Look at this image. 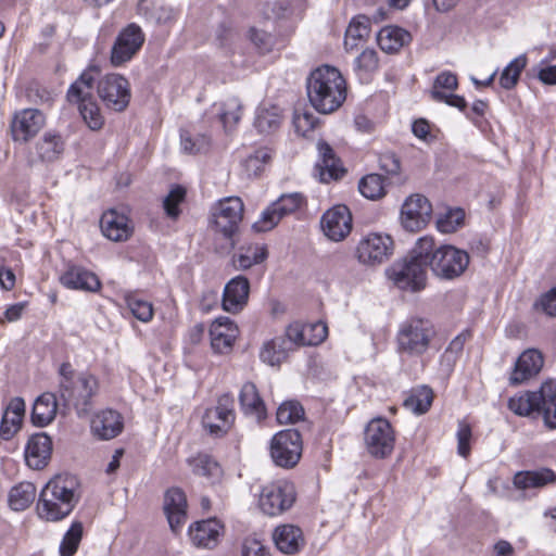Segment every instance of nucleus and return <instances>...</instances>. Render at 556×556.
<instances>
[{
	"instance_id": "obj_53",
	"label": "nucleus",
	"mask_w": 556,
	"mask_h": 556,
	"mask_svg": "<svg viewBox=\"0 0 556 556\" xmlns=\"http://www.w3.org/2000/svg\"><path fill=\"white\" fill-rule=\"evenodd\" d=\"M83 538V525L79 521L72 523L60 544L61 556H73Z\"/></svg>"
},
{
	"instance_id": "obj_41",
	"label": "nucleus",
	"mask_w": 556,
	"mask_h": 556,
	"mask_svg": "<svg viewBox=\"0 0 556 556\" xmlns=\"http://www.w3.org/2000/svg\"><path fill=\"white\" fill-rule=\"evenodd\" d=\"M281 123V113L275 105L260 106L256 111L254 126L261 134H271Z\"/></svg>"
},
{
	"instance_id": "obj_61",
	"label": "nucleus",
	"mask_w": 556,
	"mask_h": 556,
	"mask_svg": "<svg viewBox=\"0 0 556 556\" xmlns=\"http://www.w3.org/2000/svg\"><path fill=\"white\" fill-rule=\"evenodd\" d=\"M242 556H271V554L262 541L249 536L242 543Z\"/></svg>"
},
{
	"instance_id": "obj_21",
	"label": "nucleus",
	"mask_w": 556,
	"mask_h": 556,
	"mask_svg": "<svg viewBox=\"0 0 556 556\" xmlns=\"http://www.w3.org/2000/svg\"><path fill=\"white\" fill-rule=\"evenodd\" d=\"M544 358L536 349L523 351L515 362L514 369L509 377L510 384L517 386L535 377L542 369Z\"/></svg>"
},
{
	"instance_id": "obj_25",
	"label": "nucleus",
	"mask_w": 556,
	"mask_h": 556,
	"mask_svg": "<svg viewBox=\"0 0 556 556\" xmlns=\"http://www.w3.org/2000/svg\"><path fill=\"white\" fill-rule=\"evenodd\" d=\"M60 282L67 289L87 292H96L101 287V282L96 274L75 265L68 266L60 276Z\"/></svg>"
},
{
	"instance_id": "obj_39",
	"label": "nucleus",
	"mask_w": 556,
	"mask_h": 556,
	"mask_svg": "<svg viewBox=\"0 0 556 556\" xmlns=\"http://www.w3.org/2000/svg\"><path fill=\"white\" fill-rule=\"evenodd\" d=\"M36 492V486L31 482L24 481L14 485L9 492V506L15 511L25 510L33 504Z\"/></svg>"
},
{
	"instance_id": "obj_5",
	"label": "nucleus",
	"mask_w": 556,
	"mask_h": 556,
	"mask_svg": "<svg viewBox=\"0 0 556 556\" xmlns=\"http://www.w3.org/2000/svg\"><path fill=\"white\" fill-rule=\"evenodd\" d=\"M435 337L430 320L410 318L400 325L396 333V349L401 355L419 357L427 353Z\"/></svg>"
},
{
	"instance_id": "obj_37",
	"label": "nucleus",
	"mask_w": 556,
	"mask_h": 556,
	"mask_svg": "<svg viewBox=\"0 0 556 556\" xmlns=\"http://www.w3.org/2000/svg\"><path fill=\"white\" fill-rule=\"evenodd\" d=\"M290 351L291 346L283 337L274 338L263 344L260 358L269 366H280L287 359Z\"/></svg>"
},
{
	"instance_id": "obj_57",
	"label": "nucleus",
	"mask_w": 556,
	"mask_h": 556,
	"mask_svg": "<svg viewBox=\"0 0 556 556\" xmlns=\"http://www.w3.org/2000/svg\"><path fill=\"white\" fill-rule=\"evenodd\" d=\"M328 327L323 321L304 324V346L318 345L326 340Z\"/></svg>"
},
{
	"instance_id": "obj_32",
	"label": "nucleus",
	"mask_w": 556,
	"mask_h": 556,
	"mask_svg": "<svg viewBox=\"0 0 556 556\" xmlns=\"http://www.w3.org/2000/svg\"><path fill=\"white\" fill-rule=\"evenodd\" d=\"M58 413V401L54 393L45 392L39 395L31 410V421L38 427L50 425Z\"/></svg>"
},
{
	"instance_id": "obj_7",
	"label": "nucleus",
	"mask_w": 556,
	"mask_h": 556,
	"mask_svg": "<svg viewBox=\"0 0 556 556\" xmlns=\"http://www.w3.org/2000/svg\"><path fill=\"white\" fill-rule=\"evenodd\" d=\"M428 265L440 278L454 279L464 274L469 265V255L465 250L451 244H443L435 248L432 238V251Z\"/></svg>"
},
{
	"instance_id": "obj_42",
	"label": "nucleus",
	"mask_w": 556,
	"mask_h": 556,
	"mask_svg": "<svg viewBox=\"0 0 556 556\" xmlns=\"http://www.w3.org/2000/svg\"><path fill=\"white\" fill-rule=\"evenodd\" d=\"M267 257L266 247L263 244H249L241 247L233 263L238 269H249L255 264L262 263Z\"/></svg>"
},
{
	"instance_id": "obj_16",
	"label": "nucleus",
	"mask_w": 556,
	"mask_h": 556,
	"mask_svg": "<svg viewBox=\"0 0 556 556\" xmlns=\"http://www.w3.org/2000/svg\"><path fill=\"white\" fill-rule=\"evenodd\" d=\"M144 42V34L136 24H129L121 30L111 51V62L121 66L130 61Z\"/></svg>"
},
{
	"instance_id": "obj_49",
	"label": "nucleus",
	"mask_w": 556,
	"mask_h": 556,
	"mask_svg": "<svg viewBox=\"0 0 556 556\" xmlns=\"http://www.w3.org/2000/svg\"><path fill=\"white\" fill-rule=\"evenodd\" d=\"M242 105L238 98L226 99L218 108L219 121L226 130L231 129L240 121Z\"/></svg>"
},
{
	"instance_id": "obj_14",
	"label": "nucleus",
	"mask_w": 556,
	"mask_h": 556,
	"mask_svg": "<svg viewBox=\"0 0 556 556\" xmlns=\"http://www.w3.org/2000/svg\"><path fill=\"white\" fill-rule=\"evenodd\" d=\"M233 399L229 394L218 397L216 405L206 408L202 425L211 434H226L235 422Z\"/></svg>"
},
{
	"instance_id": "obj_2",
	"label": "nucleus",
	"mask_w": 556,
	"mask_h": 556,
	"mask_svg": "<svg viewBox=\"0 0 556 556\" xmlns=\"http://www.w3.org/2000/svg\"><path fill=\"white\" fill-rule=\"evenodd\" d=\"M78 481L71 475H59L42 488L37 504L38 516L59 521L68 516L79 501Z\"/></svg>"
},
{
	"instance_id": "obj_9",
	"label": "nucleus",
	"mask_w": 556,
	"mask_h": 556,
	"mask_svg": "<svg viewBox=\"0 0 556 556\" xmlns=\"http://www.w3.org/2000/svg\"><path fill=\"white\" fill-rule=\"evenodd\" d=\"M364 442L367 452L375 458H387L394 450L395 434L389 420L371 419L365 428Z\"/></svg>"
},
{
	"instance_id": "obj_27",
	"label": "nucleus",
	"mask_w": 556,
	"mask_h": 556,
	"mask_svg": "<svg viewBox=\"0 0 556 556\" xmlns=\"http://www.w3.org/2000/svg\"><path fill=\"white\" fill-rule=\"evenodd\" d=\"M52 442L46 433H37L29 438L25 447V460L33 469H42L49 462Z\"/></svg>"
},
{
	"instance_id": "obj_6",
	"label": "nucleus",
	"mask_w": 556,
	"mask_h": 556,
	"mask_svg": "<svg viewBox=\"0 0 556 556\" xmlns=\"http://www.w3.org/2000/svg\"><path fill=\"white\" fill-rule=\"evenodd\" d=\"M94 68L84 71L80 76L70 86L67 100L78 104L80 115L91 130H99L104 125V117L100 108L91 98V90L94 83Z\"/></svg>"
},
{
	"instance_id": "obj_19",
	"label": "nucleus",
	"mask_w": 556,
	"mask_h": 556,
	"mask_svg": "<svg viewBox=\"0 0 556 556\" xmlns=\"http://www.w3.org/2000/svg\"><path fill=\"white\" fill-rule=\"evenodd\" d=\"M458 86L457 77L451 72L440 73L433 83L431 97L434 101L446 103L464 112L467 108L466 100L454 93Z\"/></svg>"
},
{
	"instance_id": "obj_31",
	"label": "nucleus",
	"mask_w": 556,
	"mask_h": 556,
	"mask_svg": "<svg viewBox=\"0 0 556 556\" xmlns=\"http://www.w3.org/2000/svg\"><path fill=\"white\" fill-rule=\"evenodd\" d=\"M273 540L277 548L285 554H295L304 545L302 530L293 525H282L275 529Z\"/></svg>"
},
{
	"instance_id": "obj_12",
	"label": "nucleus",
	"mask_w": 556,
	"mask_h": 556,
	"mask_svg": "<svg viewBox=\"0 0 556 556\" xmlns=\"http://www.w3.org/2000/svg\"><path fill=\"white\" fill-rule=\"evenodd\" d=\"M393 251L394 241L389 235L370 232L359 240L355 253L364 265H380L391 257Z\"/></svg>"
},
{
	"instance_id": "obj_51",
	"label": "nucleus",
	"mask_w": 556,
	"mask_h": 556,
	"mask_svg": "<svg viewBox=\"0 0 556 556\" xmlns=\"http://www.w3.org/2000/svg\"><path fill=\"white\" fill-rule=\"evenodd\" d=\"M211 143L210 136L194 130H182L180 134L181 149L186 153L195 154L205 151Z\"/></svg>"
},
{
	"instance_id": "obj_23",
	"label": "nucleus",
	"mask_w": 556,
	"mask_h": 556,
	"mask_svg": "<svg viewBox=\"0 0 556 556\" xmlns=\"http://www.w3.org/2000/svg\"><path fill=\"white\" fill-rule=\"evenodd\" d=\"M223 533L224 526L216 518L197 521L188 530L191 542L198 547L205 548L216 546Z\"/></svg>"
},
{
	"instance_id": "obj_43",
	"label": "nucleus",
	"mask_w": 556,
	"mask_h": 556,
	"mask_svg": "<svg viewBox=\"0 0 556 556\" xmlns=\"http://www.w3.org/2000/svg\"><path fill=\"white\" fill-rule=\"evenodd\" d=\"M544 397L541 403L544 424L549 429H556V383L546 381L543 383Z\"/></svg>"
},
{
	"instance_id": "obj_58",
	"label": "nucleus",
	"mask_w": 556,
	"mask_h": 556,
	"mask_svg": "<svg viewBox=\"0 0 556 556\" xmlns=\"http://www.w3.org/2000/svg\"><path fill=\"white\" fill-rule=\"evenodd\" d=\"M316 124L317 118L313 113L300 109L294 111L293 126L299 135L307 136L315 128Z\"/></svg>"
},
{
	"instance_id": "obj_33",
	"label": "nucleus",
	"mask_w": 556,
	"mask_h": 556,
	"mask_svg": "<svg viewBox=\"0 0 556 556\" xmlns=\"http://www.w3.org/2000/svg\"><path fill=\"white\" fill-rule=\"evenodd\" d=\"M25 413V402L22 397H14L7 406L1 425L0 434L4 440H9L18 430Z\"/></svg>"
},
{
	"instance_id": "obj_64",
	"label": "nucleus",
	"mask_w": 556,
	"mask_h": 556,
	"mask_svg": "<svg viewBox=\"0 0 556 556\" xmlns=\"http://www.w3.org/2000/svg\"><path fill=\"white\" fill-rule=\"evenodd\" d=\"M250 40L254 43L256 48L261 51H268L273 43L271 36L263 30H258L256 28H251L249 31Z\"/></svg>"
},
{
	"instance_id": "obj_44",
	"label": "nucleus",
	"mask_w": 556,
	"mask_h": 556,
	"mask_svg": "<svg viewBox=\"0 0 556 556\" xmlns=\"http://www.w3.org/2000/svg\"><path fill=\"white\" fill-rule=\"evenodd\" d=\"M271 154L267 148H260L248 154L241 163L242 170L248 178L258 176L270 160Z\"/></svg>"
},
{
	"instance_id": "obj_46",
	"label": "nucleus",
	"mask_w": 556,
	"mask_h": 556,
	"mask_svg": "<svg viewBox=\"0 0 556 556\" xmlns=\"http://www.w3.org/2000/svg\"><path fill=\"white\" fill-rule=\"evenodd\" d=\"M37 151L43 161H54L64 151V140L58 134L47 132L38 142Z\"/></svg>"
},
{
	"instance_id": "obj_20",
	"label": "nucleus",
	"mask_w": 556,
	"mask_h": 556,
	"mask_svg": "<svg viewBox=\"0 0 556 556\" xmlns=\"http://www.w3.org/2000/svg\"><path fill=\"white\" fill-rule=\"evenodd\" d=\"M238 333V327L229 317L216 318L210 327V340L213 351L217 354L229 353Z\"/></svg>"
},
{
	"instance_id": "obj_17",
	"label": "nucleus",
	"mask_w": 556,
	"mask_h": 556,
	"mask_svg": "<svg viewBox=\"0 0 556 556\" xmlns=\"http://www.w3.org/2000/svg\"><path fill=\"white\" fill-rule=\"evenodd\" d=\"M102 235L111 241H127L134 233V224L124 211L111 208L100 219Z\"/></svg>"
},
{
	"instance_id": "obj_34",
	"label": "nucleus",
	"mask_w": 556,
	"mask_h": 556,
	"mask_svg": "<svg viewBox=\"0 0 556 556\" xmlns=\"http://www.w3.org/2000/svg\"><path fill=\"white\" fill-rule=\"evenodd\" d=\"M556 481V473L548 468L519 471L514 477V485L520 490L543 488Z\"/></svg>"
},
{
	"instance_id": "obj_54",
	"label": "nucleus",
	"mask_w": 556,
	"mask_h": 556,
	"mask_svg": "<svg viewBox=\"0 0 556 556\" xmlns=\"http://www.w3.org/2000/svg\"><path fill=\"white\" fill-rule=\"evenodd\" d=\"M126 303L131 314L140 321L148 323L153 317V306L149 301H146L135 294L126 296Z\"/></svg>"
},
{
	"instance_id": "obj_47",
	"label": "nucleus",
	"mask_w": 556,
	"mask_h": 556,
	"mask_svg": "<svg viewBox=\"0 0 556 556\" xmlns=\"http://www.w3.org/2000/svg\"><path fill=\"white\" fill-rule=\"evenodd\" d=\"M379 67L378 53L375 49H365L354 60V72L363 81H367Z\"/></svg>"
},
{
	"instance_id": "obj_3",
	"label": "nucleus",
	"mask_w": 556,
	"mask_h": 556,
	"mask_svg": "<svg viewBox=\"0 0 556 556\" xmlns=\"http://www.w3.org/2000/svg\"><path fill=\"white\" fill-rule=\"evenodd\" d=\"M307 96L311 104L320 113L338 110L346 98V84L341 73L329 65L312 72L307 80Z\"/></svg>"
},
{
	"instance_id": "obj_48",
	"label": "nucleus",
	"mask_w": 556,
	"mask_h": 556,
	"mask_svg": "<svg viewBox=\"0 0 556 556\" xmlns=\"http://www.w3.org/2000/svg\"><path fill=\"white\" fill-rule=\"evenodd\" d=\"M527 66V56L525 54H520L514 60H511L505 68L502 71L500 75L498 83L502 88L506 90L513 89L518 80L519 77Z\"/></svg>"
},
{
	"instance_id": "obj_40",
	"label": "nucleus",
	"mask_w": 556,
	"mask_h": 556,
	"mask_svg": "<svg viewBox=\"0 0 556 556\" xmlns=\"http://www.w3.org/2000/svg\"><path fill=\"white\" fill-rule=\"evenodd\" d=\"M290 214L289 210L278 199L262 212L260 218L253 224V229L257 232L271 230L285 216Z\"/></svg>"
},
{
	"instance_id": "obj_24",
	"label": "nucleus",
	"mask_w": 556,
	"mask_h": 556,
	"mask_svg": "<svg viewBox=\"0 0 556 556\" xmlns=\"http://www.w3.org/2000/svg\"><path fill=\"white\" fill-rule=\"evenodd\" d=\"M250 282L244 276L232 278L224 289L223 308L229 313L240 312L248 303Z\"/></svg>"
},
{
	"instance_id": "obj_60",
	"label": "nucleus",
	"mask_w": 556,
	"mask_h": 556,
	"mask_svg": "<svg viewBox=\"0 0 556 556\" xmlns=\"http://www.w3.org/2000/svg\"><path fill=\"white\" fill-rule=\"evenodd\" d=\"M471 428L465 421L458 422L457 429V452L460 456L467 457L470 454Z\"/></svg>"
},
{
	"instance_id": "obj_29",
	"label": "nucleus",
	"mask_w": 556,
	"mask_h": 556,
	"mask_svg": "<svg viewBox=\"0 0 556 556\" xmlns=\"http://www.w3.org/2000/svg\"><path fill=\"white\" fill-rule=\"evenodd\" d=\"M317 149L319 153V161L315 166V170L319 180L321 182H329L330 180L339 179L343 175L344 169L340 161L336 157L331 147L328 143L320 141L318 142Z\"/></svg>"
},
{
	"instance_id": "obj_18",
	"label": "nucleus",
	"mask_w": 556,
	"mask_h": 556,
	"mask_svg": "<svg viewBox=\"0 0 556 556\" xmlns=\"http://www.w3.org/2000/svg\"><path fill=\"white\" fill-rule=\"evenodd\" d=\"M321 229L332 241L343 240L352 230V215L345 205H336L321 217Z\"/></svg>"
},
{
	"instance_id": "obj_45",
	"label": "nucleus",
	"mask_w": 556,
	"mask_h": 556,
	"mask_svg": "<svg viewBox=\"0 0 556 556\" xmlns=\"http://www.w3.org/2000/svg\"><path fill=\"white\" fill-rule=\"evenodd\" d=\"M433 401V392L430 388L422 386L414 389L404 400V406L415 413L425 414L431 406Z\"/></svg>"
},
{
	"instance_id": "obj_30",
	"label": "nucleus",
	"mask_w": 556,
	"mask_h": 556,
	"mask_svg": "<svg viewBox=\"0 0 556 556\" xmlns=\"http://www.w3.org/2000/svg\"><path fill=\"white\" fill-rule=\"evenodd\" d=\"M241 410L245 416L262 421L266 418V407L256 386L252 382H245L239 394Z\"/></svg>"
},
{
	"instance_id": "obj_8",
	"label": "nucleus",
	"mask_w": 556,
	"mask_h": 556,
	"mask_svg": "<svg viewBox=\"0 0 556 556\" xmlns=\"http://www.w3.org/2000/svg\"><path fill=\"white\" fill-rule=\"evenodd\" d=\"M244 205L239 197H227L217 201L211 208L210 226L226 239L238 231L243 217Z\"/></svg>"
},
{
	"instance_id": "obj_1",
	"label": "nucleus",
	"mask_w": 556,
	"mask_h": 556,
	"mask_svg": "<svg viewBox=\"0 0 556 556\" xmlns=\"http://www.w3.org/2000/svg\"><path fill=\"white\" fill-rule=\"evenodd\" d=\"M59 394L65 407L75 409L78 417H86L93 407V399L99 394L100 381L90 371L76 374L70 363L59 367Z\"/></svg>"
},
{
	"instance_id": "obj_50",
	"label": "nucleus",
	"mask_w": 556,
	"mask_h": 556,
	"mask_svg": "<svg viewBox=\"0 0 556 556\" xmlns=\"http://www.w3.org/2000/svg\"><path fill=\"white\" fill-rule=\"evenodd\" d=\"M465 212L463 208H450L438 215L435 225L441 233H453L464 226Z\"/></svg>"
},
{
	"instance_id": "obj_52",
	"label": "nucleus",
	"mask_w": 556,
	"mask_h": 556,
	"mask_svg": "<svg viewBox=\"0 0 556 556\" xmlns=\"http://www.w3.org/2000/svg\"><path fill=\"white\" fill-rule=\"evenodd\" d=\"M358 190L369 200L380 199L386 194L383 178L378 174L366 175L359 180Z\"/></svg>"
},
{
	"instance_id": "obj_62",
	"label": "nucleus",
	"mask_w": 556,
	"mask_h": 556,
	"mask_svg": "<svg viewBox=\"0 0 556 556\" xmlns=\"http://www.w3.org/2000/svg\"><path fill=\"white\" fill-rule=\"evenodd\" d=\"M379 167L390 176H397L401 173V161L393 152H384L379 156Z\"/></svg>"
},
{
	"instance_id": "obj_56",
	"label": "nucleus",
	"mask_w": 556,
	"mask_h": 556,
	"mask_svg": "<svg viewBox=\"0 0 556 556\" xmlns=\"http://www.w3.org/2000/svg\"><path fill=\"white\" fill-rule=\"evenodd\" d=\"M186 189L175 186L170 189L163 201L165 213L168 217L176 219L180 215L179 205L185 201Z\"/></svg>"
},
{
	"instance_id": "obj_11",
	"label": "nucleus",
	"mask_w": 556,
	"mask_h": 556,
	"mask_svg": "<svg viewBox=\"0 0 556 556\" xmlns=\"http://www.w3.org/2000/svg\"><path fill=\"white\" fill-rule=\"evenodd\" d=\"M294 502L295 488L288 480H277L265 485L260 495V507L269 516L280 515L291 508Z\"/></svg>"
},
{
	"instance_id": "obj_55",
	"label": "nucleus",
	"mask_w": 556,
	"mask_h": 556,
	"mask_svg": "<svg viewBox=\"0 0 556 556\" xmlns=\"http://www.w3.org/2000/svg\"><path fill=\"white\" fill-rule=\"evenodd\" d=\"M303 416L304 409L296 401H286L277 409V421L281 425L294 424Z\"/></svg>"
},
{
	"instance_id": "obj_15",
	"label": "nucleus",
	"mask_w": 556,
	"mask_h": 556,
	"mask_svg": "<svg viewBox=\"0 0 556 556\" xmlns=\"http://www.w3.org/2000/svg\"><path fill=\"white\" fill-rule=\"evenodd\" d=\"M432 214V205L429 200L421 194H412L403 203L401 208V224L410 231L417 232L425 228Z\"/></svg>"
},
{
	"instance_id": "obj_10",
	"label": "nucleus",
	"mask_w": 556,
	"mask_h": 556,
	"mask_svg": "<svg viewBox=\"0 0 556 556\" xmlns=\"http://www.w3.org/2000/svg\"><path fill=\"white\" fill-rule=\"evenodd\" d=\"M302 455L301 434L295 429L276 433L270 442V456L274 463L283 468H292Z\"/></svg>"
},
{
	"instance_id": "obj_28",
	"label": "nucleus",
	"mask_w": 556,
	"mask_h": 556,
	"mask_svg": "<svg viewBox=\"0 0 556 556\" xmlns=\"http://www.w3.org/2000/svg\"><path fill=\"white\" fill-rule=\"evenodd\" d=\"M122 416L113 409H103L91 419V432L101 440H111L123 430Z\"/></svg>"
},
{
	"instance_id": "obj_22",
	"label": "nucleus",
	"mask_w": 556,
	"mask_h": 556,
	"mask_svg": "<svg viewBox=\"0 0 556 556\" xmlns=\"http://www.w3.org/2000/svg\"><path fill=\"white\" fill-rule=\"evenodd\" d=\"M45 125V116L37 109H25L17 112L12 122L14 140L27 141Z\"/></svg>"
},
{
	"instance_id": "obj_63",
	"label": "nucleus",
	"mask_w": 556,
	"mask_h": 556,
	"mask_svg": "<svg viewBox=\"0 0 556 556\" xmlns=\"http://www.w3.org/2000/svg\"><path fill=\"white\" fill-rule=\"evenodd\" d=\"M289 346H304V324L294 321L290 324L286 329V337H283Z\"/></svg>"
},
{
	"instance_id": "obj_4",
	"label": "nucleus",
	"mask_w": 556,
	"mask_h": 556,
	"mask_svg": "<svg viewBox=\"0 0 556 556\" xmlns=\"http://www.w3.org/2000/svg\"><path fill=\"white\" fill-rule=\"evenodd\" d=\"M432 251V237L419 238L409 254L394 263L387 275L393 283L408 291H419L425 288L427 281V266Z\"/></svg>"
},
{
	"instance_id": "obj_59",
	"label": "nucleus",
	"mask_w": 556,
	"mask_h": 556,
	"mask_svg": "<svg viewBox=\"0 0 556 556\" xmlns=\"http://www.w3.org/2000/svg\"><path fill=\"white\" fill-rule=\"evenodd\" d=\"M465 344V337L463 334L457 336L448 344L444 353L442 354V363H446V371H450L454 366L457 355L463 351Z\"/></svg>"
},
{
	"instance_id": "obj_13",
	"label": "nucleus",
	"mask_w": 556,
	"mask_h": 556,
	"mask_svg": "<svg viewBox=\"0 0 556 556\" xmlns=\"http://www.w3.org/2000/svg\"><path fill=\"white\" fill-rule=\"evenodd\" d=\"M97 91L105 106L115 112L124 111L131 97L128 80L119 74L103 76L98 81Z\"/></svg>"
},
{
	"instance_id": "obj_26",
	"label": "nucleus",
	"mask_w": 556,
	"mask_h": 556,
	"mask_svg": "<svg viewBox=\"0 0 556 556\" xmlns=\"http://www.w3.org/2000/svg\"><path fill=\"white\" fill-rule=\"evenodd\" d=\"M164 511L170 529L180 530L187 519V498L180 489L172 488L165 493Z\"/></svg>"
},
{
	"instance_id": "obj_36",
	"label": "nucleus",
	"mask_w": 556,
	"mask_h": 556,
	"mask_svg": "<svg viewBox=\"0 0 556 556\" xmlns=\"http://www.w3.org/2000/svg\"><path fill=\"white\" fill-rule=\"evenodd\" d=\"M544 397L543 386L536 392H523L509 399L508 407L519 416H528L533 412L541 409V403Z\"/></svg>"
},
{
	"instance_id": "obj_38",
	"label": "nucleus",
	"mask_w": 556,
	"mask_h": 556,
	"mask_svg": "<svg viewBox=\"0 0 556 556\" xmlns=\"http://www.w3.org/2000/svg\"><path fill=\"white\" fill-rule=\"evenodd\" d=\"M370 33V21L365 15H358L350 22L344 37L346 51L355 50L358 45L366 40Z\"/></svg>"
},
{
	"instance_id": "obj_35",
	"label": "nucleus",
	"mask_w": 556,
	"mask_h": 556,
	"mask_svg": "<svg viewBox=\"0 0 556 556\" xmlns=\"http://www.w3.org/2000/svg\"><path fill=\"white\" fill-rule=\"evenodd\" d=\"M410 40V34L399 26H386L377 36L379 47L388 53L397 52L408 45Z\"/></svg>"
}]
</instances>
